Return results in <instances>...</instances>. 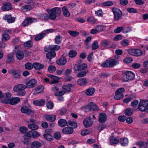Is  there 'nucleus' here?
Masks as SVG:
<instances>
[{
    "instance_id": "nucleus-1",
    "label": "nucleus",
    "mask_w": 148,
    "mask_h": 148,
    "mask_svg": "<svg viewBox=\"0 0 148 148\" xmlns=\"http://www.w3.org/2000/svg\"><path fill=\"white\" fill-rule=\"evenodd\" d=\"M119 64V62L117 59L108 58L102 63L101 64V66L103 67L112 68Z\"/></svg>"
},
{
    "instance_id": "nucleus-2",
    "label": "nucleus",
    "mask_w": 148,
    "mask_h": 148,
    "mask_svg": "<svg viewBox=\"0 0 148 148\" xmlns=\"http://www.w3.org/2000/svg\"><path fill=\"white\" fill-rule=\"evenodd\" d=\"M25 86L22 84H19L15 86L13 88L14 92H18V95L22 96L25 95L26 92L24 90L26 88Z\"/></svg>"
},
{
    "instance_id": "nucleus-3",
    "label": "nucleus",
    "mask_w": 148,
    "mask_h": 148,
    "mask_svg": "<svg viewBox=\"0 0 148 148\" xmlns=\"http://www.w3.org/2000/svg\"><path fill=\"white\" fill-rule=\"evenodd\" d=\"M61 12L60 8L58 7L54 8L51 9V12L48 15L49 19L55 20L57 16L60 15Z\"/></svg>"
},
{
    "instance_id": "nucleus-4",
    "label": "nucleus",
    "mask_w": 148,
    "mask_h": 148,
    "mask_svg": "<svg viewBox=\"0 0 148 148\" xmlns=\"http://www.w3.org/2000/svg\"><path fill=\"white\" fill-rule=\"evenodd\" d=\"M134 73L130 71H126L122 78V80L124 82H127L133 80L134 78Z\"/></svg>"
},
{
    "instance_id": "nucleus-5",
    "label": "nucleus",
    "mask_w": 148,
    "mask_h": 148,
    "mask_svg": "<svg viewBox=\"0 0 148 148\" xmlns=\"http://www.w3.org/2000/svg\"><path fill=\"white\" fill-rule=\"evenodd\" d=\"M138 108L141 111H146L148 112V101L141 100L139 103Z\"/></svg>"
},
{
    "instance_id": "nucleus-6",
    "label": "nucleus",
    "mask_w": 148,
    "mask_h": 148,
    "mask_svg": "<svg viewBox=\"0 0 148 148\" xmlns=\"http://www.w3.org/2000/svg\"><path fill=\"white\" fill-rule=\"evenodd\" d=\"M21 110L22 113L28 115L33 114L34 113V111L31 109V106L29 104L27 105V106H22L21 108Z\"/></svg>"
},
{
    "instance_id": "nucleus-7",
    "label": "nucleus",
    "mask_w": 148,
    "mask_h": 148,
    "mask_svg": "<svg viewBox=\"0 0 148 148\" xmlns=\"http://www.w3.org/2000/svg\"><path fill=\"white\" fill-rule=\"evenodd\" d=\"M125 91V89L121 88L117 89L115 92V95L114 96V99L116 100H119L123 97V93Z\"/></svg>"
},
{
    "instance_id": "nucleus-8",
    "label": "nucleus",
    "mask_w": 148,
    "mask_h": 148,
    "mask_svg": "<svg viewBox=\"0 0 148 148\" xmlns=\"http://www.w3.org/2000/svg\"><path fill=\"white\" fill-rule=\"evenodd\" d=\"M112 11L114 15V18L116 20L120 19L122 16V12L119 9L116 8H112Z\"/></svg>"
},
{
    "instance_id": "nucleus-9",
    "label": "nucleus",
    "mask_w": 148,
    "mask_h": 148,
    "mask_svg": "<svg viewBox=\"0 0 148 148\" xmlns=\"http://www.w3.org/2000/svg\"><path fill=\"white\" fill-rule=\"evenodd\" d=\"M86 112L90 110H98V107L97 106L92 102L89 103L87 106L84 107Z\"/></svg>"
},
{
    "instance_id": "nucleus-10",
    "label": "nucleus",
    "mask_w": 148,
    "mask_h": 148,
    "mask_svg": "<svg viewBox=\"0 0 148 148\" xmlns=\"http://www.w3.org/2000/svg\"><path fill=\"white\" fill-rule=\"evenodd\" d=\"M9 73L14 79H19L21 77V73L18 70L12 69L10 71Z\"/></svg>"
},
{
    "instance_id": "nucleus-11",
    "label": "nucleus",
    "mask_w": 148,
    "mask_h": 148,
    "mask_svg": "<svg viewBox=\"0 0 148 148\" xmlns=\"http://www.w3.org/2000/svg\"><path fill=\"white\" fill-rule=\"evenodd\" d=\"M36 21V19L28 17L25 19L22 23L21 25L23 27H25Z\"/></svg>"
},
{
    "instance_id": "nucleus-12",
    "label": "nucleus",
    "mask_w": 148,
    "mask_h": 148,
    "mask_svg": "<svg viewBox=\"0 0 148 148\" xmlns=\"http://www.w3.org/2000/svg\"><path fill=\"white\" fill-rule=\"evenodd\" d=\"M60 47L58 45H50L44 48L45 51H56L60 49Z\"/></svg>"
},
{
    "instance_id": "nucleus-13",
    "label": "nucleus",
    "mask_w": 148,
    "mask_h": 148,
    "mask_svg": "<svg viewBox=\"0 0 148 148\" xmlns=\"http://www.w3.org/2000/svg\"><path fill=\"white\" fill-rule=\"evenodd\" d=\"M36 81L34 79H32L28 81L25 86L26 88H30L34 87L36 84Z\"/></svg>"
},
{
    "instance_id": "nucleus-14",
    "label": "nucleus",
    "mask_w": 148,
    "mask_h": 148,
    "mask_svg": "<svg viewBox=\"0 0 148 148\" xmlns=\"http://www.w3.org/2000/svg\"><path fill=\"white\" fill-rule=\"evenodd\" d=\"M11 96V94L9 92L5 93L3 95V99L1 100L2 103H9L10 97Z\"/></svg>"
},
{
    "instance_id": "nucleus-15",
    "label": "nucleus",
    "mask_w": 148,
    "mask_h": 148,
    "mask_svg": "<svg viewBox=\"0 0 148 148\" xmlns=\"http://www.w3.org/2000/svg\"><path fill=\"white\" fill-rule=\"evenodd\" d=\"M107 116L106 114L103 112L99 114L98 116V121L101 123H104L107 120Z\"/></svg>"
},
{
    "instance_id": "nucleus-16",
    "label": "nucleus",
    "mask_w": 148,
    "mask_h": 148,
    "mask_svg": "<svg viewBox=\"0 0 148 148\" xmlns=\"http://www.w3.org/2000/svg\"><path fill=\"white\" fill-rule=\"evenodd\" d=\"M65 54H63L59 59L56 61V63L60 65H64L67 62L66 58L64 57Z\"/></svg>"
},
{
    "instance_id": "nucleus-17",
    "label": "nucleus",
    "mask_w": 148,
    "mask_h": 148,
    "mask_svg": "<svg viewBox=\"0 0 148 148\" xmlns=\"http://www.w3.org/2000/svg\"><path fill=\"white\" fill-rule=\"evenodd\" d=\"M44 118L50 122H53L56 119V116L54 115L46 114L44 116Z\"/></svg>"
},
{
    "instance_id": "nucleus-18",
    "label": "nucleus",
    "mask_w": 148,
    "mask_h": 148,
    "mask_svg": "<svg viewBox=\"0 0 148 148\" xmlns=\"http://www.w3.org/2000/svg\"><path fill=\"white\" fill-rule=\"evenodd\" d=\"M87 65L86 64H83L79 65H75L74 69L75 71H82L86 69Z\"/></svg>"
},
{
    "instance_id": "nucleus-19",
    "label": "nucleus",
    "mask_w": 148,
    "mask_h": 148,
    "mask_svg": "<svg viewBox=\"0 0 148 148\" xmlns=\"http://www.w3.org/2000/svg\"><path fill=\"white\" fill-rule=\"evenodd\" d=\"M92 124V122L91 121L90 117L86 118L84 119L83 122V124L85 127L87 128L91 126Z\"/></svg>"
},
{
    "instance_id": "nucleus-20",
    "label": "nucleus",
    "mask_w": 148,
    "mask_h": 148,
    "mask_svg": "<svg viewBox=\"0 0 148 148\" xmlns=\"http://www.w3.org/2000/svg\"><path fill=\"white\" fill-rule=\"evenodd\" d=\"M3 19L7 21L9 23L14 22L15 21V18L12 17L10 15H6L3 17Z\"/></svg>"
},
{
    "instance_id": "nucleus-21",
    "label": "nucleus",
    "mask_w": 148,
    "mask_h": 148,
    "mask_svg": "<svg viewBox=\"0 0 148 148\" xmlns=\"http://www.w3.org/2000/svg\"><path fill=\"white\" fill-rule=\"evenodd\" d=\"M32 137V131H29L24 136V143H28L29 141V138Z\"/></svg>"
},
{
    "instance_id": "nucleus-22",
    "label": "nucleus",
    "mask_w": 148,
    "mask_h": 148,
    "mask_svg": "<svg viewBox=\"0 0 148 148\" xmlns=\"http://www.w3.org/2000/svg\"><path fill=\"white\" fill-rule=\"evenodd\" d=\"M6 59V62L7 63H11L14 61V56L13 53H11L8 54Z\"/></svg>"
},
{
    "instance_id": "nucleus-23",
    "label": "nucleus",
    "mask_w": 148,
    "mask_h": 148,
    "mask_svg": "<svg viewBox=\"0 0 148 148\" xmlns=\"http://www.w3.org/2000/svg\"><path fill=\"white\" fill-rule=\"evenodd\" d=\"M20 101V98L19 97H13L10 99L9 103H8L11 105H14L18 103Z\"/></svg>"
},
{
    "instance_id": "nucleus-24",
    "label": "nucleus",
    "mask_w": 148,
    "mask_h": 148,
    "mask_svg": "<svg viewBox=\"0 0 148 148\" xmlns=\"http://www.w3.org/2000/svg\"><path fill=\"white\" fill-rule=\"evenodd\" d=\"M12 6L11 4L9 2L4 3L3 6L2 7V9L3 11H8L11 9Z\"/></svg>"
},
{
    "instance_id": "nucleus-25",
    "label": "nucleus",
    "mask_w": 148,
    "mask_h": 148,
    "mask_svg": "<svg viewBox=\"0 0 148 148\" xmlns=\"http://www.w3.org/2000/svg\"><path fill=\"white\" fill-rule=\"evenodd\" d=\"M46 52H48L46 55L47 58L51 60L52 58H54L56 56V53L54 51H49Z\"/></svg>"
},
{
    "instance_id": "nucleus-26",
    "label": "nucleus",
    "mask_w": 148,
    "mask_h": 148,
    "mask_svg": "<svg viewBox=\"0 0 148 148\" xmlns=\"http://www.w3.org/2000/svg\"><path fill=\"white\" fill-rule=\"evenodd\" d=\"M95 91L94 88H89L86 90L85 94L88 96H92L94 94Z\"/></svg>"
},
{
    "instance_id": "nucleus-27",
    "label": "nucleus",
    "mask_w": 148,
    "mask_h": 148,
    "mask_svg": "<svg viewBox=\"0 0 148 148\" xmlns=\"http://www.w3.org/2000/svg\"><path fill=\"white\" fill-rule=\"evenodd\" d=\"M45 100L42 99L39 100L34 101H33V103L36 106H40L44 105L45 103Z\"/></svg>"
},
{
    "instance_id": "nucleus-28",
    "label": "nucleus",
    "mask_w": 148,
    "mask_h": 148,
    "mask_svg": "<svg viewBox=\"0 0 148 148\" xmlns=\"http://www.w3.org/2000/svg\"><path fill=\"white\" fill-rule=\"evenodd\" d=\"M62 131L64 134H69L73 132V130L71 127H65L63 129Z\"/></svg>"
},
{
    "instance_id": "nucleus-29",
    "label": "nucleus",
    "mask_w": 148,
    "mask_h": 148,
    "mask_svg": "<svg viewBox=\"0 0 148 148\" xmlns=\"http://www.w3.org/2000/svg\"><path fill=\"white\" fill-rule=\"evenodd\" d=\"M119 142V139L118 138H114L113 136H111L110 138V142L111 145L116 144Z\"/></svg>"
},
{
    "instance_id": "nucleus-30",
    "label": "nucleus",
    "mask_w": 148,
    "mask_h": 148,
    "mask_svg": "<svg viewBox=\"0 0 148 148\" xmlns=\"http://www.w3.org/2000/svg\"><path fill=\"white\" fill-rule=\"evenodd\" d=\"M74 85L71 84H69L67 85H66L63 86L62 88L63 90L65 91L66 93L68 92L71 91V88L73 87Z\"/></svg>"
},
{
    "instance_id": "nucleus-31",
    "label": "nucleus",
    "mask_w": 148,
    "mask_h": 148,
    "mask_svg": "<svg viewBox=\"0 0 148 148\" xmlns=\"http://www.w3.org/2000/svg\"><path fill=\"white\" fill-rule=\"evenodd\" d=\"M119 143L122 146H125L128 144V140L127 138H123L120 139Z\"/></svg>"
},
{
    "instance_id": "nucleus-32",
    "label": "nucleus",
    "mask_w": 148,
    "mask_h": 148,
    "mask_svg": "<svg viewBox=\"0 0 148 148\" xmlns=\"http://www.w3.org/2000/svg\"><path fill=\"white\" fill-rule=\"evenodd\" d=\"M41 146V144L37 141H35L31 144L30 145L31 148H39Z\"/></svg>"
},
{
    "instance_id": "nucleus-33",
    "label": "nucleus",
    "mask_w": 148,
    "mask_h": 148,
    "mask_svg": "<svg viewBox=\"0 0 148 148\" xmlns=\"http://www.w3.org/2000/svg\"><path fill=\"white\" fill-rule=\"evenodd\" d=\"M58 124L60 127H64L67 125V123L65 119H61L59 120Z\"/></svg>"
},
{
    "instance_id": "nucleus-34",
    "label": "nucleus",
    "mask_w": 148,
    "mask_h": 148,
    "mask_svg": "<svg viewBox=\"0 0 148 148\" xmlns=\"http://www.w3.org/2000/svg\"><path fill=\"white\" fill-rule=\"evenodd\" d=\"M33 67L36 69H40L44 68V66L43 64L38 63H34L33 64Z\"/></svg>"
},
{
    "instance_id": "nucleus-35",
    "label": "nucleus",
    "mask_w": 148,
    "mask_h": 148,
    "mask_svg": "<svg viewBox=\"0 0 148 148\" xmlns=\"http://www.w3.org/2000/svg\"><path fill=\"white\" fill-rule=\"evenodd\" d=\"M77 82L78 84L80 85H85L87 83L86 79L84 78L78 79Z\"/></svg>"
},
{
    "instance_id": "nucleus-36",
    "label": "nucleus",
    "mask_w": 148,
    "mask_h": 148,
    "mask_svg": "<svg viewBox=\"0 0 148 148\" xmlns=\"http://www.w3.org/2000/svg\"><path fill=\"white\" fill-rule=\"evenodd\" d=\"M44 89V87L42 86H38L34 92V94H36L42 92Z\"/></svg>"
},
{
    "instance_id": "nucleus-37",
    "label": "nucleus",
    "mask_w": 148,
    "mask_h": 148,
    "mask_svg": "<svg viewBox=\"0 0 148 148\" xmlns=\"http://www.w3.org/2000/svg\"><path fill=\"white\" fill-rule=\"evenodd\" d=\"M113 3L110 1H106L101 3L100 4V6L103 7L106 6H109L112 5Z\"/></svg>"
},
{
    "instance_id": "nucleus-38",
    "label": "nucleus",
    "mask_w": 148,
    "mask_h": 148,
    "mask_svg": "<svg viewBox=\"0 0 148 148\" xmlns=\"http://www.w3.org/2000/svg\"><path fill=\"white\" fill-rule=\"evenodd\" d=\"M62 11L63 15L66 17H69L70 15V13L67 8L64 7L62 8Z\"/></svg>"
},
{
    "instance_id": "nucleus-39",
    "label": "nucleus",
    "mask_w": 148,
    "mask_h": 148,
    "mask_svg": "<svg viewBox=\"0 0 148 148\" xmlns=\"http://www.w3.org/2000/svg\"><path fill=\"white\" fill-rule=\"evenodd\" d=\"M62 38L60 35L56 36L55 39V43L56 44H59L62 42Z\"/></svg>"
},
{
    "instance_id": "nucleus-40",
    "label": "nucleus",
    "mask_w": 148,
    "mask_h": 148,
    "mask_svg": "<svg viewBox=\"0 0 148 148\" xmlns=\"http://www.w3.org/2000/svg\"><path fill=\"white\" fill-rule=\"evenodd\" d=\"M16 56L18 59L20 60L23 58L24 55L21 51H19L16 53Z\"/></svg>"
},
{
    "instance_id": "nucleus-41",
    "label": "nucleus",
    "mask_w": 148,
    "mask_h": 148,
    "mask_svg": "<svg viewBox=\"0 0 148 148\" xmlns=\"http://www.w3.org/2000/svg\"><path fill=\"white\" fill-rule=\"evenodd\" d=\"M46 34L44 33H40L36 36L35 38V40L38 41L43 38L45 36Z\"/></svg>"
},
{
    "instance_id": "nucleus-42",
    "label": "nucleus",
    "mask_w": 148,
    "mask_h": 148,
    "mask_svg": "<svg viewBox=\"0 0 148 148\" xmlns=\"http://www.w3.org/2000/svg\"><path fill=\"white\" fill-rule=\"evenodd\" d=\"M66 93V92L64 90H58L56 92L54 93V95L56 96H62Z\"/></svg>"
},
{
    "instance_id": "nucleus-43",
    "label": "nucleus",
    "mask_w": 148,
    "mask_h": 148,
    "mask_svg": "<svg viewBox=\"0 0 148 148\" xmlns=\"http://www.w3.org/2000/svg\"><path fill=\"white\" fill-rule=\"evenodd\" d=\"M39 17L41 20H46L49 19L48 15L45 13L40 15Z\"/></svg>"
},
{
    "instance_id": "nucleus-44",
    "label": "nucleus",
    "mask_w": 148,
    "mask_h": 148,
    "mask_svg": "<svg viewBox=\"0 0 148 148\" xmlns=\"http://www.w3.org/2000/svg\"><path fill=\"white\" fill-rule=\"evenodd\" d=\"M68 33L71 36L73 37H76L79 34L78 32L74 31L69 30Z\"/></svg>"
},
{
    "instance_id": "nucleus-45",
    "label": "nucleus",
    "mask_w": 148,
    "mask_h": 148,
    "mask_svg": "<svg viewBox=\"0 0 148 148\" xmlns=\"http://www.w3.org/2000/svg\"><path fill=\"white\" fill-rule=\"evenodd\" d=\"M35 124H29L28 125V127L29 129L32 130H37L39 128V127L37 125Z\"/></svg>"
},
{
    "instance_id": "nucleus-46",
    "label": "nucleus",
    "mask_w": 148,
    "mask_h": 148,
    "mask_svg": "<svg viewBox=\"0 0 148 148\" xmlns=\"http://www.w3.org/2000/svg\"><path fill=\"white\" fill-rule=\"evenodd\" d=\"M87 21L88 22L94 24L96 21V20L93 17L89 16L87 18Z\"/></svg>"
},
{
    "instance_id": "nucleus-47",
    "label": "nucleus",
    "mask_w": 148,
    "mask_h": 148,
    "mask_svg": "<svg viewBox=\"0 0 148 148\" xmlns=\"http://www.w3.org/2000/svg\"><path fill=\"white\" fill-rule=\"evenodd\" d=\"M88 72V71L87 70L86 71L81 72L77 74V77H84Z\"/></svg>"
},
{
    "instance_id": "nucleus-48",
    "label": "nucleus",
    "mask_w": 148,
    "mask_h": 148,
    "mask_svg": "<svg viewBox=\"0 0 148 148\" xmlns=\"http://www.w3.org/2000/svg\"><path fill=\"white\" fill-rule=\"evenodd\" d=\"M77 54V52L76 51L72 50L69 53V56L71 58H73L75 57Z\"/></svg>"
},
{
    "instance_id": "nucleus-49",
    "label": "nucleus",
    "mask_w": 148,
    "mask_h": 148,
    "mask_svg": "<svg viewBox=\"0 0 148 148\" xmlns=\"http://www.w3.org/2000/svg\"><path fill=\"white\" fill-rule=\"evenodd\" d=\"M133 110L130 108H127L125 112V114L126 115L130 116L132 114Z\"/></svg>"
},
{
    "instance_id": "nucleus-50",
    "label": "nucleus",
    "mask_w": 148,
    "mask_h": 148,
    "mask_svg": "<svg viewBox=\"0 0 148 148\" xmlns=\"http://www.w3.org/2000/svg\"><path fill=\"white\" fill-rule=\"evenodd\" d=\"M32 9V7L29 5H25L21 7V9L23 11L26 12L29 11Z\"/></svg>"
},
{
    "instance_id": "nucleus-51",
    "label": "nucleus",
    "mask_w": 148,
    "mask_h": 148,
    "mask_svg": "<svg viewBox=\"0 0 148 148\" xmlns=\"http://www.w3.org/2000/svg\"><path fill=\"white\" fill-rule=\"evenodd\" d=\"M68 123L69 126L73 128L77 127V124L76 123L72 121H69Z\"/></svg>"
},
{
    "instance_id": "nucleus-52",
    "label": "nucleus",
    "mask_w": 148,
    "mask_h": 148,
    "mask_svg": "<svg viewBox=\"0 0 148 148\" xmlns=\"http://www.w3.org/2000/svg\"><path fill=\"white\" fill-rule=\"evenodd\" d=\"M25 68L27 70H31L33 67V64L30 62L27 63L25 65Z\"/></svg>"
},
{
    "instance_id": "nucleus-53",
    "label": "nucleus",
    "mask_w": 148,
    "mask_h": 148,
    "mask_svg": "<svg viewBox=\"0 0 148 148\" xmlns=\"http://www.w3.org/2000/svg\"><path fill=\"white\" fill-rule=\"evenodd\" d=\"M44 137L47 140L49 141H51L53 140L52 136L49 133H46L44 135Z\"/></svg>"
},
{
    "instance_id": "nucleus-54",
    "label": "nucleus",
    "mask_w": 148,
    "mask_h": 148,
    "mask_svg": "<svg viewBox=\"0 0 148 148\" xmlns=\"http://www.w3.org/2000/svg\"><path fill=\"white\" fill-rule=\"evenodd\" d=\"M10 38L9 36L7 34H3L2 37V40L3 41H5L8 40Z\"/></svg>"
},
{
    "instance_id": "nucleus-55",
    "label": "nucleus",
    "mask_w": 148,
    "mask_h": 148,
    "mask_svg": "<svg viewBox=\"0 0 148 148\" xmlns=\"http://www.w3.org/2000/svg\"><path fill=\"white\" fill-rule=\"evenodd\" d=\"M27 128L25 126H22L19 128V131L23 134L25 133L27 131Z\"/></svg>"
},
{
    "instance_id": "nucleus-56",
    "label": "nucleus",
    "mask_w": 148,
    "mask_h": 148,
    "mask_svg": "<svg viewBox=\"0 0 148 148\" xmlns=\"http://www.w3.org/2000/svg\"><path fill=\"white\" fill-rule=\"evenodd\" d=\"M24 45L25 47L30 48L32 45V43L31 41H28L24 44Z\"/></svg>"
},
{
    "instance_id": "nucleus-57",
    "label": "nucleus",
    "mask_w": 148,
    "mask_h": 148,
    "mask_svg": "<svg viewBox=\"0 0 148 148\" xmlns=\"http://www.w3.org/2000/svg\"><path fill=\"white\" fill-rule=\"evenodd\" d=\"M96 29H97L98 32L102 31L105 29V27L103 25H98L96 26Z\"/></svg>"
},
{
    "instance_id": "nucleus-58",
    "label": "nucleus",
    "mask_w": 148,
    "mask_h": 148,
    "mask_svg": "<svg viewBox=\"0 0 148 148\" xmlns=\"http://www.w3.org/2000/svg\"><path fill=\"white\" fill-rule=\"evenodd\" d=\"M99 47V45L97 42L96 41L94 42L92 44V50H95L98 49Z\"/></svg>"
},
{
    "instance_id": "nucleus-59",
    "label": "nucleus",
    "mask_w": 148,
    "mask_h": 148,
    "mask_svg": "<svg viewBox=\"0 0 148 148\" xmlns=\"http://www.w3.org/2000/svg\"><path fill=\"white\" fill-rule=\"evenodd\" d=\"M143 53L142 51L139 49H135V56H141Z\"/></svg>"
},
{
    "instance_id": "nucleus-60",
    "label": "nucleus",
    "mask_w": 148,
    "mask_h": 148,
    "mask_svg": "<svg viewBox=\"0 0 148 148\" xmlns=\"http://www.w3.org/2000/svg\"><path fill=\"white\" fill-rule=\"evenodd\" d=\"M56 70L55 66L53 65L50 66L48 68V70L50 73H53Z\"/></svg>"
},
{
    "instance_id": "nucleus-61",
    "label": "nucleus",
    "mask_w": 148,
    "mask_h": 148,
    "mask_svg": "<svg viewBox=\"0 0 148 148\" xmlns=\"http://www.w3.org/2000/svg\"><path fill=\"white\" fill-rule=\"evenodd\" d=\"M110 41L107 40H104L102 42L101 44L104 47H106L110 44Z\"/></svg>"
},
{
    "instance_id": "nucleus-62",
    "label": "nucleus",
    "mask_w": 148,
    "mask_h": 148,
    "mask_svg": "<svg viewBox=\"0 0 148 148\" xmlns=\"http://www.w3.org/2000/svg\"><path fill=\"white\" fill-rule=\"evenodd\" d=\"M53 79L52 81L50 84H55L59 82V78L58 77L54 76H53Z\"/></svg>"
},
{
    "instance_id": "nucleus-63",
    "label": "nucleus",
    "mask_w": 148,
    "mask_h": 148,
    "mask_svg": "<svg viewBox=\"0 0 148 148\" xmlns=\"http://www.w3.org/2000/svg\"><path fill=\"white\" fill-rule=\"evenodd\" d=\"M131 66L134 69H137L139 68L140 67V64L139 63H133L132 64Z\"/></svg>"
},
{
    "instance_id": "nucleus-64",
    "label": "nucleus",
    "mask_w": 148,
    "mask_h": 148,
    "mask_svg": "<svg viewBox=\"0 0 148 148\" xmlns=\"http://www.w3.org/2000/svg\"><path fill=\"white\" fill-rule=\"evenodd\" d=\"M126 119V117L125 116H119L118 118V120L120 121L123 122L125 121Z\"/></svg>"
}]
</instances>
